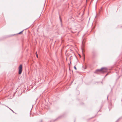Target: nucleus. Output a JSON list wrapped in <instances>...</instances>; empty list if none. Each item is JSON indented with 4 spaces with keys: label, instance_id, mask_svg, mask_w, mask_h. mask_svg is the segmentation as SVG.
Returning <instances> with one entry per match:
<instances>
[{
    "label": "nucleus",
    "instance_id": "nucleus-1",
    "mask_svg": "<svg viewBox=\"0 0 122 122\" xmlns=\"http://www.w3.org/2000/svg\"><path fill=\"white\" fill-rule=\"evenodd\" d=\"M107 69L106 67H102L100 69H97L94 72V73L97 74H99L100 72L102 73L106 72L107 71Z\"/></svg>",
    "mask_w": 122,
    "mask_h": 122
},
{
    "label": "nucleus",
    "instance_id": "nucleus-2",
    "mask_svg": "<svg viewBox=\"0 0 122 122\" xmlns=\"http://www.w3.org/2000/svg\"><path fill=\"white\" fill-rule=\"evenodd\" d=\"M22 65L21 64L20 65L19 67V74H20L22 71Z\"/></svg>",
    "mask_w": 122,
    "mask_h": 122
},
{
    "label": "nucleus",
    "instance_id": "nucleus-3",
    "mask_svg": "<svg viewBox=\"0 0 122 122\" xmlns=\"http://www.w3.org/2000/svg\"><path fill=\"white\" fill-rule=\"evenodd\" d=\"M84 40L83 41H82V46L83 47L81 48V50H82V54L84 56V54L83 53L84 50L83 47H84V46H85L84 45Z\"/></svg>",
    "mask_w": 122,
    "mask_h": 122
},
{
    "label": "nucleus",
    "instance_id": "nucleus-4",
    "mask_svg": "<svg viewBox=\"0 0 122 122\" xmlns=\"http://www.w3.org/2000/svg\"><path fill=\"white\" fill-rule=\"evenodd\" d=\"M62 117V116H59L58 118H57L55 120H54V121H55L57 119H59V118H60L61 117Z\"/></svg>",
    "mask_w": 122,
    "mask_h": 122
},
{
    "label": "nucleus",
    "instance_id": "nucleus-5",
    "mask_svg": "<svg viewBox=\"0 0 122 122\" xmlns=\"http://www.w3.org/2000/svg\"><path fill=\"white\" fill-rule=\"evenodd\" d=\"M59 18H60V22H61V27H62V20H61V18L60 17H59Z\"/></svg>",
    "mask_w": 122,
    "mask_h": 122
},
{
    "label": "nucleus",
    "instance_id": "nucleus-6",
    "mask_svg": "<svg viewBox=\"0 0 122 122\" xmlns=\"http://www.w3.org/2000/svg\"><path fill=\"white\" fill-rule=\"evenodd\" d=\"M24 30H23L22 31H21L20 32H19L18 34H21V33H22V32H23V31Z\"/></svg>",
    "mask_w": 122,
    "mask_h": 122
},
{
    "label": "nucleus",
    "instance_id": "nucleus-7",
    "mask_svg": "<svg viewBox=\"0 0 122 122\" xmlns=\"http://www.w3.org/2000/svg\"><path fill=\"white\" fill-rule=\"evenodd\" d=\"M36 56L38 58V56L37 54V52H36Z\"/></svg>",
    "mask_w": 122,
    "mask_h": 122
},
{
    "label": "nucleus",
    "instance_id": "nucleus-8",
    "mask_svg": "<svg viewBox=\"0 0 122 122\" xmlns=\"http://www.w3.org/2000/svg\"><path fill=\"white\" fill-rule=\"evenodd\" d=\"M74 69H75L76 70V67L75 66H74Z\"/></svg>",
    "mask_w": 122,
    "mask_h": 122
},
{
    "label": "nucleus",
    "instance_id": "nucleus-9",
    "mask_svg": "<svg viewBox=\"0 0 122 122\" xmlns=\"http://www.w3.org/2000/svg\"><path fill=\"white\" fill-rule=\"evenodd\" d=\"M119 119H118L117 121H116L115 122H117L119 120Z\"/></svg>",
    "mask_w": 122,
    "mask_h": 122
},
{
    "label": "nucleus",
    "instance_id": "nucleus-10",
    "mask_svg": "<svg viewBox=\"0 0 122 122\" xmlns=\"http://www.w3.org/2000/svg\"><path fill=\"white\" fill-rule=\"evenodd\" d=\"M78 27H81V26L80 25H78Z\"/></svg>",
    "mask_w": 122,
    "mask_h": 122
},
{
    "label": "nucleus",
    "instance_id": "nucleus-11",
    "mask_svg": "<svg viewBox=\"0 0 122 122\" xmlns=\"http://www.w3.org/2000/svg\"><path fill=\"white\" fill-rule=\"evenodd\" d=\"M108 73H107V74L106 75V76H107V75H108Z\"/></svg>",
    "mask_w": 122,
    "mask_h": 122
},
{
    "label": "nucleus",
    "instance_id": "nucleus-12",
    "mask_svg": "<svg viewBox=\"0 0 122 122\" xmlns=\"http://www.w3.org/2000/svg\"><path fill=\"white\" fill-rule=\"evenodd\" d=\"M11 110V111H12L13 112H14L12 110Z\"/></svg>",
    "mask_w": 122,
    "mask_h": 122
},
{
    "label": "nucleus",
    "instance_id": "nucleus-13",
    "mask_svg": "<svg viewBox=\"0 0 122 122\" xmlns=\"http://www.w3.org/2000/svg\"><path fill=\"white\" fill-rule=\"evenodd\" d=\"M41 122H42V120H41V121H40Z\"/></svg>",
    "mask_w": 122,
    "mask_h": 122
},
{
    "label": "nucleus",
    "instance_id": "nucleus-14",
    "mask_svg": "<svg viewBox=\"0 0 122 122\" xmlns=\"http://www.w3.org/2000/svg\"><path fill=\"white\" fill-rule=\"evenodd\" d=\"M79 56H80V57H81V55L80 54H79Z\"/></svg>",
    "mask_w": 122,
    "mask_h": 122
},
{
    "label": "nucleus",
    "instance_id": "nucleus-15",
    "mask_svg": "<svg viewBox=\"0 0 122 122\" xmlns=\"http://www.w3.org/2000/svg\"><path fill=\"white\" fill-rule=\"evenodd\" d=\"M107 99H108V96H107Z\"/></svg>",
    "mask_w": 122,
    "mask_h": 122
},
{
    "label": "nucleus",
    "instance_id": "nucleus-16",
    "mask_svg": "<svg viewBox=\"0 0 122 122\" xmlns=\"http://www.w3.org/2000/svg\"><path fill=\"white\" fill-rule=\"evenodd\" d=\"M8 108H9V107H8ZM9 108V109H10V110H11L10 108Z\"/></svg>",
    "mask_w": 122,
    "mask_h": 122
},
{
    "label": "nucleus",
    "instance_id": "nucleus-17",
    "mask_svg": "<svg viewBox=\"0 0 122 122\" xmlns=\"http://www.w3.org/2000/svg\"><path fill=\"white\" fill-rule=\"evenodd\" d=\"M84 35H83V37H84Z\"/></svg>",
    "mask_w": 122,
    "mask_h": 122
},
{
    "label": "nucleus",
    "instance_id": "nucleus-18",
    "mask_svg": "<svg viewBox=\"0 0 122 122\" xmlns=\"http://www.w3.org/2000/svg\"><path fill=\"white\" fill-rule=\"evenodd\" d=\"M70 63L71 64V61H70Z\"/></svg>",
    "mask_w": 122,
    "mask_h": 122
},
{
    "label": "nucleus",
    "instance_id": "nucleus-19",
    "mask_svg": "<svg viewBox=\"0 0 122 122\" xmlns=\"http://www.w3.org/2000/svg\"><path fill=\"white\" fill-rule=\"evenodd\" d=\"M106 76H106V75L105 76V77H106Z\"/></svg>",
    "mask_w": 122,
    "mask_h": 122
},
{
    "label": "nucleus",
    "instance_id": "nucleus-20",
    "mask_svg": "<svg viewBox=\"0 0 122 122\" xmlns=\"http://www.w3.org/2000/svg\"><path fill=\"white\" fill-rule=\"evenodd\" d=\"M96 16H96H96H95V18H96Z\"/></svg>",
    "mask_w": 122,
    "mask_h": 122
},
{
    "label": "nucleus",
    "instance_id": "nucleus-21",
    "mask_svg": "<svg viewBox=\"0 0 122 122\" xmlns=\"http://www.w3.org/2000/svg\"><path fill=\"white\" fill-rule=\"evenodd\" d=\"M69 65H70V64L69 63Z\"/></svg>",
    "mask_w": 122,
    "mask_h": 122
},
{
    "label": "nucleus",
    "instance_id": "nucleus-22",
    "mask_svg": "<svg viewBox=\"0 0 122 122\" xmlns=\"http://www.w3.org/2000/svg\"><path fill=\"white\" fill-rule=\"evenodd\" d=\"M111 91H112V89H111Z\"/></svg>",
    "mask_w": 122,
    "mask_h": 122
}]
</instances>
